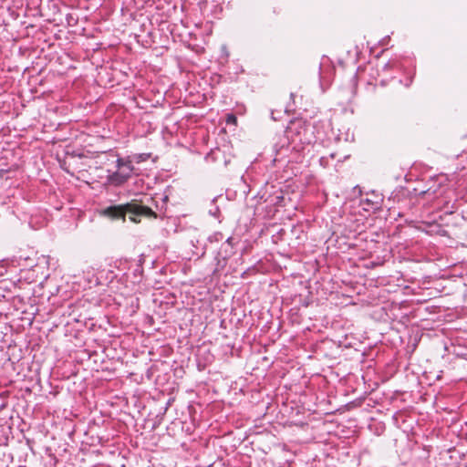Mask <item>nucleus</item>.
I'll return each instance as SVG.
<instances>
[{
  "label": "nucleus",
  "mask_w": 467,
  "mask_h": 467,
  "mask_svg": "<svg viewBox=\"0 0 467 467\" xmlns=\"http://www.w3.org/2000/svg\"><path fill=\"white\" fill-rule=\"evenodd\" d=\"M129 213L130 220L139 223L141 218H157V213L150 207L143 205L140 202L131 201L125 204L109 206L103 210L102 214L113 220L121 219L125 221L126 214Z\"/></svg>",
  "instance_id": "obj_1"
},
{
  "label": "nucleus",
  "mask_w": 467,
  "mask_h": 467,
  "mask_svg": "<svg viewBox=\"0 0 467 467\" xmlns=\"http://www.w3.org/2000/svg\"><path fill=\"white\" fill-rule=\"evenodd\" d=\"M306 130V121L302 119H294L289 121L285 133L291 142L302 141V134Z\"/></svg>",
  "instance_id": "obj_2"
},
{
  "label": "nucleus",
  "mask_w": 467,
  "mask_h": 467,
  "mask_svg": "<svg viewBox=\"0 0 467 467\" xmlns=\"http://www.w3.org/2000/svg\"><path fill=\"white\" fill-rule=\"evenodd\" d=\"M431 181L434 183H436L437 185H435V184L431 185L427 189V191L425 192H430V193H432V194H436L438 192L439 188H441V186L447 184L448 178L444 174H439V175L435 176L434 178H432Z\"/></svg>",
  "instance_id": "obj_3"
},
{
  "label": "nucleus",
  "mask_w": 467,
  "mask_h": 467,
  "mask_svg": "<svg viewBox=\"0 0 467 467\" xmlns=\"http://www.w3.org/2000/svg\"><path fill=\"white\" fill-rule=\"evenodd\" d=\"M227 124H237V118L234 114H228L226 117Z\"/></svg>",
  "instance_id": "obj_4"
}]
</instances>
